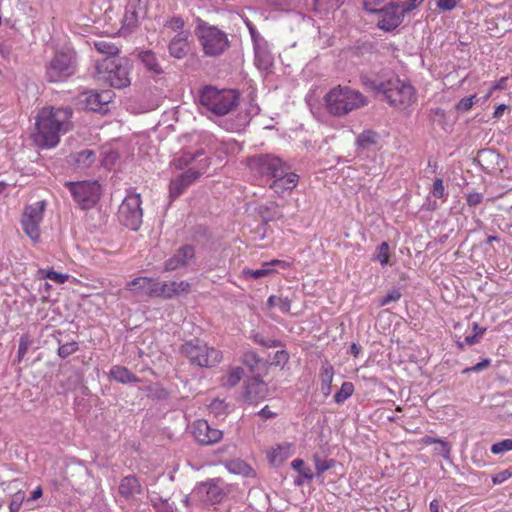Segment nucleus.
<instances>
[{"label": "nucleus", "instance_id": "nucleus-1", "mask_svg": "<svg viewBox=\"0 0 512 512\" xmlns=\"http://www.w3.org/2000/svg\"><path fill=\"white\" fill-rule=\"evenodd\" d=\"M72 109L43 108L36 117L35 142L41 147H54L62 133L72 129Z\"/></svg>", "mask_w": 512, "mask_h": 512}, {"label": "nucleus", "instance_id": "nucleus-2", "mask_svg": "<svg viewBox=\"0 0 512 512\" xmlns=\"http://www.w3.org/2000/svg\"><path fill=\"white\" fill-rule=\"evenodd\" d=\"M132 67V62L127 58L105 57L97 60L93 76L99 82L122 89L131 84Z\"/></svg>", "mask_w": 512, "mask_h": 512}, {"label": "nucleus", "instance_id": "nucleus-3", "mask_svg": "<svg viewBox=\"0 0 512 512\" xmlns=\"http://www.w3.org/2000/svg\"><path fill=\"white\" fill-rule=\"evenodd\" d=\"M240 94L234 89L206 85L199 91V103L216 116H224L239 105Z\"/></svg>", "mask_w": 512, "mask_h": 512}, {"label": "nucleus", "instance_id": "nucleus-4", "mask_svg": "<svg viewBox=\"0 0 512 512\" xmlns=\"http://www.w3.org/2000/svg\"><path fill=\"white\" fill-rule=\"evenodd\" d=\"M324 100L328 112L337 117L345 116L366 105V99L359 91L340 85L332 88Z\"/></svg>", "mask_w": 512, "mask_h": 512}, {"label": "nucleus", "instance_id": "nucleus-5", "mask_svg": "<svg viewBox=\"0 0 512 512\" xmlns=\"http://www.w3.org/2000/svg\"><path fill=\"white\" fill-rule=\"evenodd\" d=\"M194 32L204 55L208 57H219L230 47L227 33L201 18L196 19Z\"/></svg>", "mask_w": 512, "mask_h": 512}, {"label": "nucleus", "instance_id": "nucleus-6", "mask_svg": "<svg viewBox=\"0 0 512 512\" xmlns=\"http://www.w3.org/2000/svg\"><path fill=\"white\" fill-rule=\"evenodd\" d=\"M78 55L74 48L65 46L57 50L46 65L45 76L48 82L58 83L76 74Z\"/></svg>", "mask_w": 512, "mask_h": 512}, {"label": "nucleus", "instance_id": "nucleus-7", "mask_svg": "<svg viewBox=\"0 0 512 512\" xmlns=\"http://www.w3.org/2000/svg\"><path fill=\"white\" fill-rule=\"evenodd\" d=\"M180 353L189 360L191 365L199 367H213L222 359L219 350L208 346L199 338L191 339L182 344Z\"/></svg>", "mask_w": 512, "mask_h": 512}, {"label": "nucleus", "instance_id": "nucleus-8", "mask_svg": "<svg viewBox=\"0 0 512 512\" xmlns=\"http://www.w3.org/2000/svg\"><path fill=\"white\" fill-rule=\"evenodd\" d=\"M372 87L378 93H381L391 106L404 108L408 106L414 98V88L399 79L383 81H373Z\"/></svg>", "mask_w": 512, "mask_h": 512}, {"label": "nucleus", "instance_id": "nucleus-9", "mask_svg": "<svg viewBox=\"0 0 512 512\" xmlns=\"http://www.w3.org/2000/svg\"><path fill=\"white\" fill-rule=\"evenodd\" d=\"M424 0H399L398 3H392L384 8L379 15L377 26L386 32L393 31L399 27L404 16L416 9Z\"/></svg>", "mask_w": 512, "mask_h": 512}, {"label": "nucleus", "instance_id": "nucleus-10", "mask_svg": "<svg viewBox=\"0 0 512 512\" xmlns=\"http://www.w3.org/2000/svg\"><path fill=\"white\" fill-rule=\"evenodd\" d=\"M141 196L138 193H128L118 210V219L122 225L132 231H137L143 218Z\"/></svg>", "mask_w": 512, "mask_h": 512}, {"label": "nucleus", "instance_id": "nucleus-11", "mask_svg": "<svg viewBox=\"0 0 512 512\" xmlns=\"http://www.w3.org/2000/svg\"><path fill=\"white\" fill-rule=\"evenodd\" d=\"M65 186L83 210L93 207L100 198V185L97 182H67Z\"/></svg>", "mask_w": 512, "mask_h": 512}, {"label": "nucleus", "instance_id": "nucleus-12", "mask_svg": "<svg viewBox=\"0 0 512 512\" xmlns=\"http://www.w3.org/2000/svg\"><path fill=\"white\" fill-rule=\"evenodd\" d=\"M45 207V201H38L28 205L25 207L21 217V226L24 233L34 242H37L40 238V223L43 220Z\"/></svg>", "mask_w": 512, "mask_h": 512}, {"label": "nucleus", "instance_id": "nucleus-13", "mask_svg": "<svg viewBox=\"0 0 512 512\" xmlns=\"http://www.w3.org/2000/svg\"><path fill=\"white\" fill-rule=\"evenodd\" d=\"M248 164L251 169L263 176H283L286 173V163L279 157L272 154H259L249 158Z\"/></svg>", "mask_w": 512, "mask_h": 512}, {"label": "nucleus", "instance_id": "nucleus-14", "mask_svg": "<svg viewBox=\"0 0 512 512\" xmlns=\"http://www.w3.org/2000/svg\"><path fill=\"white\" fill-rule=\"evenodd\" d=\"M222 484L223 482L220 478L209 479L206 482L200 483L195 488L194 494L205 504H219L226 496Z\"/></svg>", "mask_w": 512, "mask_h": 512}, {"label": "nucleus", "instance_id": "nucleus-15", "mask_svg": "<svg viewBox=\"0 0 512 512\" xmlns=\"http://www.w3.org/2000/svg\"><path fill=\"white\" fill-rule=\"evenodd\" d=\"M196 262V250L193 245H181L172 256L164 262V270L167 272L188 268Z\"/></svg>", "mask_w": 512, "mask_h": 512}, {"label": "nucleus", "instance_id": "nucleus-16", "mask_svg": "<svg viewBox=\"0 0 512 512\" xmlns=\"http://www.w3.org/2000/svg\"><path fill=\"white\" fill-rule=\"evenodd\" d=\"M114 95L112 90L86 91L81 94V101L86 109L106 114L109 111L108 105Z\"/></svg>", "mask_w": 512, "mask_h": 512}, {"label": "nucleus", "instance_id": "nucleus-17", "mask_svg": "<svg viewBox=\"0 0 512 512\" xmlns=\"http://www.w3.org/2000/svg\"><path fill=\"white\" fill-rule=\"evenodd\" d=\"M192 434L201 445H212L219 442L223 432L212 427L207 420L198 419L192 424Z\"/></svg>", "mask_w": 512, "mask_h": 512}, {"label": "nucleus", "instance_id": "nucleus-18", "mask_svg": "<svg viewBox=\"0 0 512 512\" xmlns=\"http://www.w3.org/2000/svg\"><path fill=\"white\" fill-rule=\"evenodd\" d=\"M475 161L487 174H495L502 171L503 159L501 155L493 149H482L477 153Z\"/></svg>", "mask_w": 512, "mask_h": 512}, {"label": "nucleus", "instance_id": "nucleus-19", "mask_svg": "<svg viewBox=\"0 0 512 512\" xmlns=\"http://www.w3.org/2000/svg\"><path fill=\"white\" fill-rule=\"evenodd\" d=\"M200 177V173L194 169H188L184 173L172 179L169 184V197L171 200L178 198L193 182Z\"/></svg>", "mask_w": 512, "mask_h": 512}, {"label": "nucleus", "instance_id": "nucleus-20", "mask_svg": "<svg viewBox=\"0 0 512 512\" xmlns=\"http://www.w3.org/2000/svg\"><path fill=\"white\" fill-rule=\"evenodd\" d=\"M137 59L152 77L164 74V69L154 51L150 49L141 50L137 53Z\"/></svg>", "mask_w": 512, "mask_h": 512}, {"label": "nucleus", "instance_id": "nucleus-21", "mask_svg": "<svg viewBox=\"0 0 512 512\" xmlns=\"http://www.w3.org/2000/svg\"><path fill=\"white\" fill-rule=\"evenodd\" d=\"M189 31H181L176 34L169 42L168 51L171 57L183 59L189 52Z\"/></svg>", "mask_w": 512, "mask_h": 512}, {"label": "nucleus", "instance_id": "nucleus-22", "mask_svg": "<svg viewBox=\"0 0 512 512\" xmlns=\"http://www.w3.org/2000/svg\"><path fill=\"white\" fill-rule=\"evenodd\" d=\"M118 492L121 497L126 500H131L136 495L142 494L143 488L135 475H128L121 479Z\"/></svg>", "mask_w": 512, "mask_h": 512}, {"label": "nucleus", "instance_id": "nucleus-23", "mask_svg": "<svg viewBox=\"0 0 512 512\" xmlns=\"http://www.w3.org/2000/svg\"><path fill=\"white\" fill-rule=\"evenodd\" d=\"M255 64L262 71H269L274 63V57L268 49L267 41L254 45Z\"/></svg>", "mask_w": 512, "mask_h": 512}, {"label": "nucleus", "instance_id": "nucleus-24", "mask_svg": "<svg viewBox=\"0 0 512 512\" xmlns=\"http://www.w3.org/2000/svg\"><path fill=\"white\" fill-rule=\"evenodd\" d=\"M261 377L262 374L257 373V376H252L246 385L245 397L250 402H256L265 397L267 387Z\"/></svg>", "mask_w": 512, "mask_h": 512}, {"label": "nucleus", "instance_id": "nucleus-25", "mask_svg": "<svg viewBox=\"0 0 512 512\" xmlns=\"http://www.w3.org/2000/svg\"><path fill=\"white\" fill-rule=\"evenodd\" d=\"M157 280L148 277H138L127 283L131 291L155 297Z\"/></svg>", "mask_w": 512, "mask_h": 512}, {"label": "nucleus", "instance_id": "nucleus-26", "mask_svg": "<svg viewBox=\"0 0 512 512\" xmlns=\"http://www.w3.org/2000/svg\"><path fill=\"white\" fill-rule=\"evenodd\" d=\"M109 376L118 383H138L140 379L125 366L115 365L110 369Z\"/></svg>", "mask_w": 512, "mask_h": 512}, {"label": "nucleus", "instance_id": "nucleus-27", "mask_svg": "<svg viewBox=\"0 0 512 512\" xmlns=\"http://www.w3.org/2000/svg\"><path fill=\"white\" fill-rule=\"evenodd\" d=\"M333 376V366L328 361H325L320 370L321 392L324 396H328L331 393Z\"/></svg>", "mask_w": 512, "mask_h": 512}, {"label": "nucleus", "instance_id": "nucleus-28", "mask_svg": "<svg viewBox=\"0 0 512 512\" xmlns=\"http://www.w3.org/2000/svg\"><path fill=\"white\" fill-rule=\"evenodd\" d=\"M379 139L380 136L377 132L373 130H364L358 135L356 145L360 149L369 150L378 144Z\"/></svg>", "mask_w": 512, "mask_h": 512}, {"label": "nucleus", "instance_id": "nucleus-29", "mask_svg": "<svg viewBox=\"0 0 512 512\" xmlns=\"http://www.w3.org/2000/svg\"><path fill=\"white\" fill-rule=\"evenodd\" d=\"M77 168L87 169L93 165L96 160V153L94 150L85 149L71 155Z\"/></svg>", "mask_w": 512, "mask_h": 512}, {"label": "nucleus", "instance_id": "nucleus-30", "mask_svg": "<svg viewBox=\"0 0 512 512\" xmlns=\"http://www.w3.org/2000/svg\"><path fill=\"white\" fill-rule=\"evenodd\" d=\"M291 455V445L288 443L280 444L277 448L273 449L268 457L271 464L274 466L281 465Z\"/></svg>", "mask_w": 512, "mask_h": 512}, {"label": "nucleus", "instance_id": "nucleus-31", "mask_svg": "<svg viewBox=\"0 0 512 512\" xmlns=\"http://www.w3.org/2000/svg\"><path fill=\"white\" fill-rule=\"evenodd\" d=\"M290 167L286 164V173L283 176H276L273 186L284 190H292L298 183L299 176L289 172Z\"/></svg>", "mask_w": 512, "mask_h": 512}, {"label": "nucleus", "instance_id": "nucleus-32", "mask_svg": "<svg viewBox=\"0 0 512 512\" xmlns=\"http://www.w3.org/2000/svg\"><path fill=\"white\" fill-rule=\"evenodd\" d=\"M243 362L250 368L253 376H257V373H261L266 369V363L259 358L255 352H248L244 354Z\"/></svg>", "mask_w": 512, "mask_h": 512}, {"label": "nucleus", "instance_id": "nucleus-33", "mask_svg": "<svg viewBox=\"0 0 512 512\" xmlns=\"http://www.w3.org/2000/svg\"><path fill=\"white\" fill-rule=\"evenodd\" d=\"M226 468L234 474H241L244 476H249L252 474V468L243 460L235 459L231 461H227L225 464Z\"/></svg>", "mask_w": 512, "mask_h": 512}, {"label": "nucleus", "instance_id": "nucleus-34", "mask_svg": "<svg viewBox=\"0 0 512 512\" xmlns=\"http://www.w3.org/2000/svg\"><path fill=\"white\" fill-rule=\"evenodd\" d=\"M342 0H313V10L318 13H328L339 8Z\"/></svg>", "mask_w": 512, "mask_h": 512}, {"label": "nucleus", "instance_id": "nucleus-35", "mask_svg": "<svg viewBox=\"0 0 512 512\" xmlns=\"http://www.w3.org/2000/svg\"><path fill=\"white\" fill-rule=\"evenodd\" d=\"M94 47L98 52L106 54L107 57H113L119 53V49L114 43L104 39L95 41Z\"/></svg>", "mask_w": 512, "mask_h": 512}, {"label": "nucleus", "instance_id": "nucleus-36", "mask_svg": "<svg viewBox=\"0 0 512 512\" xmlns=\"http://www.w3.org/2000/svg\"><path fill=\"white\" fill-rule=\"evenodd\" d=\"M313 461L316 469V476L320 477L325 471L333 468L337 462L334 459H323L320 455L314 454Z\"/></svg>", "mask_w": 512, "mask_h": 512}, {"label": "nucleus", "instance_id": "nucleus-37", "mask_svg": "<svg viewBox=\"0 0 512 512\" xmlns=\"http://www.w3.org/2000/svg\"><path fill=\"white\" fill-rule=\"evenodd\" d=\"M422 442L426 445L439 444L440 446H442V451H439V455H441L446 460L450 459L451 446L445 440L432 436H425L422 439Z\"/></svg>", "mask_w": 512, "mask_h": 512}, {"label": "nucleus", "instance_id": "nucleus-38", "mask_svg": "<svg viewBox=\"0 0 512 512\" xmlns=\"http://www.w3.org/2000/svg\"><path fill=\"white\" fill-rule=\"evenodd\" d=\"M267 306L269 308L278 307L282 313H288L291 308V301L288 297H276L270 296L267 300Z\"/></svg>", "mask_w": 512, "mask_h": 512}, {"label": "nucleus", "instance_id": "nucleus-39", "mask_svg": "<svg viewBox=\"0 0 512 512\" xmlns=\"http://www.w3.org/2000/svg\"><path fill=\"white\" fill-rule=\"evenodd\" d=\"M354 392V385L352 382H343L341 388L335 393L334 401L337 404L345 402Z\"/></svg>", "mask_w": 512, "mask_h": 512}, {"label": "nucleus", "instance_id": "nucleus-40", "mask_svg": "<svg viewBox=\"0 0 512 512\" xmlns=\"http://www.w3.org/2000/svg\"><path fill=\"white\" fill-rule=\"evenodd\" d=\"M151 504L156 512H175V507L169 503L168 499H163L160 496L152 497Z\"/></svg>", "mask_w": 512, "mask_h": 512}, {"label": "nucleus", "instance_id": "nucleus-41", "mask_svg": "<svg viewBox=\"0 0 512 512\" xmlns=\"http://www.w3.org/2000/svg\"><path fill=\"white\" fill-rule=\"evenodd\" d=\"M291 467L298 472L299 475L304 477L307 481H311L314 478V474L311 469L305 466V463L302 459H295L291 463Z\"/></svg>", "mask_w": 512, "mask_h": 512}, {"label": "nucleus", "instance_id": "nucleus-42", "mask_svg": "<svg viewBox=\"0 0 512 512\" xmlns=\"http://www.w3.org/2000/svg\"><path fill=\"white\" fill-rule=\"evenodd\" d=\"M31 344L32 340L29 334L21 335L19 339L18 354L15 362L20 363L23 360Z\"/></svg>", "mask_w": 512, "mask_h": 512}, {"label": "nucleus", "instance_id": "nucleus-43", "mask_svg": "<svg viewBox=\"0 0 512 512\" xmlns=\"http://www.w3.org/2000/svg\"><path fill=\"white\" fill-rule=\"evenodd\" d=\"M38 273L42 278L50 279L59 284L65 283L69 278L67 274H62L54 270L39 269Z\"/></svg>", "mask_w": 512, "mask_h": 512}, {"label": "nucleus", "instance_id": "nucleus-44", "mask_svg": "<svg viewBox=\"0 0 512 512\" xmlns=\"http://www.w3.org/2000/svg\"><path fill=\"white\" fill-rule=\"evenodd\" d=\"M79 349V345L76 341L67 342L59 346L57 354L62 359L69 357Z\"/></svg>", "mask_w": 512, "mask_h": 512}, {"label": "nucleus", "instance_id": "nucleus-45", "mask_svg": "<svg viewBox=\"0 0 512 512\" xmlns=\"http://www.w3.org/2000/svg\"><path fill=\"white\" fill-rule=\"evenodd\" d=\"M374 259L379 261L382 266L389 262V245L387 242H382L377 247Z\"/></svg>", "mask_w": 512, "mask_h": 512}, {"label": "nucleus", "instance_id": "nucleus-46", "mask_svg": "<svg viewBox=\"0 0 512 512\" xmlns=\"http://www.w3.org/2000/svg\"><path fill=\"white\" fill-rule=\"evenodd\" d=\"M244 375V370L241 367L233 368L225 380V385L228 387L236 386Z\"/></svg>", "mask_w": 512, "mask_h": 512}, {"label": "nucleus", "instance_id": "nucleus-47", "mask_svg": "<svg viewBox=\"0 0 512 512\" xmlns=\"http://www.w3.org/2000/svg\"><path fill=\"white\" fill-rule=\"evenodd\" d=\"M171 289H172V282L171 283H166V282L160 283L157 281L155 297H163L166 299H171L174 297Z\"/></svg>", "mask_w": 512, "mask_h": 512}, {"label": "nucleus", "instance_id": "nucleus-48", "mask_svg": "<svg viewBox=\"0 0 512 512\" xmlns=\"http://www.w3.org/2000/svg\"><path fill=\"white\" fill-rule=\"evenodd\" d=\"M512 450V439H504L491 446V452L495 455L503 454Z\"/></svg>", "mask_w": 512, "mask_h": 512}, {"label": "nucleus", "instance_id": "nucleus-49", "mask_svg": "<svg viewBox=\"0 0 512 512\" xmlns=\"http://www.w3.org/2000/svg\"><path fill=\"white\" fill-rule=\"evenodd\" d=\"M476 94L462 98L456 105L455 109L459 112H468L474 105Z\"/></svg>", "mask_w": 512, "mask_h": 512}, {"label": "nucleus", "instance_id": "nucleus-50", "mask_svg": "<svg viewBox=\"0 0 512 512\" xmlns=\"http://www.w3.org/2000/svg\"><path fill=\"white\" fill-rule=\"evenodd\" d=\"M190 289H191V285L187 281L182 280L180 282H176V281L172 282L171 291H172L173 296H178L181 294H188L190 292Z\"/></svg>", "mask_w": 512, "mask_h": 512}, {"label": "nucleus", "instance_id": "nucleus-51", "mask_svg": "<svg viewBox=\"0 0 512 512\" xmlns=\"http://www.w3.org/2000/svg\"><path fill=\"white\" fill-rule=\"evenodd\" d=\"M267 266H269V264L265 263L264 268L255 269V270L250 269V270H246L244 273L246 276H249L252 279H260V278L265 277V276L271 274L272 272H274L273 269L267 268Z\"/></svg>", "mask_w": 512, "mask_h": 512}, {"label": "nucleus", "instance_id": "nucleus-52", "mask_svg": "<svg viewBox=\"0 0 512 512\" xmlns=\"http://www.w3.org/2000/svg\"><path fill=\"white\" fill-rule=\"evenodd\" d=\"M185 22L181 16H173L169 20H167L164 24V27L169 28L173 31H184Z\"/></svg>", "mask_w": 512, "mask_h": 512}, {"label": "nucleus", "instance_id": "nucleus-53", "mask_svg": "<svg viewBox=\"0 0 512 512\" xmlns=\"http://www.w3.org/2000/svg\"><path fill=\"white\" fill-rule=\"evenodd\" d=\"M402 294L399 289H393L389 291L382 299L379 301L380 306L388 305L391 302H397L401 298Z\"/></svg>", "mask_w": 512, "mask_h": 512}, {"label": "nucleus", "instance_id": "nucleus-54", "mask_svg": "<svg viewBox=\"0 0 512 512\" xmlns=\"http://www.w3.org/2000/svg\"><path fill=\"white\" fill-rule=\"evenodd\" d=\"M510 478H512V466L493 475L492 482L494 485H499Z\"/></svg>", "mask_w": 512, "mask_h": 512}, {"label": "nucleus", "instance_id": "nucleus-55", "mask_svg": "<svg viewBox=\"0 0 512 512\" xmlns=\"http://www.w3.org/2000/svg\"><path fill=\"white\" fill-rule=\"evenodd\" d=\"M24 500V493L17 492L13 495L12 500L9 504L10 512H18Z\"/></svg>", "mask_w": 512, "mask_h": 512}, {"label": "nucleus", "instance_id": "nucleus-56", "mask_svg": "<svg viewBox=\"0 0 512 512\" xmlns=\"http://www.w3.org/2000/svg\"><path fill=\"white\" fill-rule=\"evenodd\" d=\"M483 198V194L473 191L466 195V202L470 207H476L483 201Z\"/></svg>", "mask_w": 512, "mask_h": 512}, {"label": "nucleus", "instance_id": "nucleus-57", "mask_svg": "<svg viewBox=\"0 0 512 512\" xmlns=\"http://www.w3.org/2000/svg\"><path fill=\"white\" fill-rule=\"evenodd\" d=\"M486 329H480V331L472 334V335H467L465 338H464V342H459L458 345L460 347H463L464 344L466 345H473L475 343H477L479 341V339L481 338V336L485 333Z\"/></svg>", "mask_w": 512, "mask_h": 512}, {"label": "nucleus", "instance_id": "nucleus-58", "mask_svg": "<svg viewBox=\"0 0 512 512\" xmlns=\"http://www.w3.org/2000/svg\"><path fill=\"white\" fill-rule=\"evenodd\" d=\"M432 194H433L434 197L439 198V199L444 197L445 189H444V186H443L442 179L436 178L434 180Z\"/></svg>", "mask_w": 512, "mask_h": 512}, {"label": "nucleus", "instance_id": "nucleus-59", "mask_svg": "<svg viewBox=\"0 0 512 512\" xmlns=\"http://www.w3.org/2000/svg\"><path fill=\"white\" fill-rule=\"evenodd\" d=\"M289 360V354L285 350L277 351L273 357V364L284 365Z\"/></svg>", "mask_w": 512, "mask_h": 512}, {"label": "nucleus", "instance_id": "nucleus-60", "mask_svg": "<svg viewBox=\"0 0 512 512\" xmlns=\"http://www.w3.org/2000/svg\"><path fill=\"white\" fill-rule=\"evenodd\" d=\"M490 365V360L484 359L483 361L477 363L476 365L472 367L465 368L462 373L467 374L470 372H479L485 368H487Z\"/></svg>", "mask_w": 512, "mask_h": 512}, {"label": "nucleus", "instance_id": "nucleus-61", "mask_svg": "<svg viewBox=\"0 0 512 512\" xmlns=\"http://www.w3.org/2000/svg\"><path fill=\"white\" fill-rule=\"evenodd\" d=\"M247 27L249 29L253 45L260 43V41H265V39L259 34L255 26L251 22H247Z\"/></svg>", "mask_w": 512, "mask_h": 512}, {"label": "nucleus", "instance_id": "nucleus-62", "mask_svg": "<svg viewBox=\"0 0 512 512\" xmlns=\"http://www.w3.org/2000/svg\"><path fill=\"white\" fill-rule=\"evenodd\" d=\"M458 0H438L437 6L444 11H451L457 6Z\"/></svg>", "mask_w": 512, "mask_h": 512}, {"label": "nucleus", "instance_id": "nucleus-63", "mask_svg": "<svg viewBox=\"0 0 512 512\" xmlns=\"http://www.w3.org/2000/svg\"><path fill=\"white\" fill-rule=\"evenodd\" d=\"M256 342L264 347H277L281 344L279 340L275 339H264L256 337Z\"/></svg>", "mask_w": 512, "mask_h": 512}, {"label": "nucleus", "instance_id": "nucleus-64", "mask_svg": "<svg viewBox=\"0 0 512 512\" xmlns=\"http://www.w3.org/2000/svg\"><path fill=\"white\" fill-rule=\"evenodd\" d=\"M275 213L276 211L274 212H271L270 209L268 207H261L260 208V214H261V217L265 220V221H271L275 218Z\"/></svg>", "mask_w": 512, "mask_h": 512}]
</instances>
